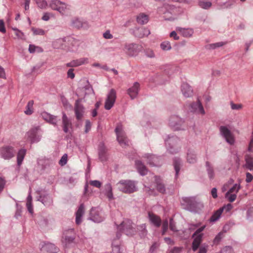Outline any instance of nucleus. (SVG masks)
I'll use <instances>...</instances> for the list:
<instances>
[{
  "label": "nucleus",
  "instance_id": "f257e3e1",
  "mask_svg": "<svg viewBox=\"0 0 253 253\" xmlns=\"http://www.w3.org/2000/svg\"><path fill=\"white\" fill-rule=\"evenodd\" d=\"M118 230H122L126 235L132 236L137 232L141 237H145L147 233L145 224H142L137 226V230L132 225V222L130 220L126 219L118 227Z\"/></svg>",
  "mask_w": 253,
  "mask_h": 253
},
{
  "label": "nucleus",
  "instance_id": "f03ea898",
  "mask_svg": "<svg viewBox=\"0 0 253 253\" xmlns=\"http://www.w3.org/2000/svg\"><path fill=\"white\" fill-rule=\"evenodd\" d=\"M116 186L120 191L125 193H132L137 190L135 182L130 180H121Z\"/></svg>",
  "mask_w": 253,
  "mask_h": 253
},
{
  "label": "nucleus",
  "instance_id": "7ed1b4c3",
  "mask_svg": "<svg viewBox=\"0 0 253 253\" xmlns=\"http://www.w3.org/2000/svg\"><path fill=\"white\" fill-rule=\"evenodd\" d=\"M49 7L53 10L58 11L62 15L67 14L70 10V6L59 0H52Z\"/></svg>",
  "mask_w": 253,
  "mask_h": 253
},
{
  "label": "nucleus",
  "instance_id": "20e7f679",
  "mask_svg": "<svg viewBox=\"0 0 253 253\" xmlns=\"http://www.w3.org/2000/svg\"><path fill=\"white\" fill-rule=\"evenodd\" d=\"M115 132L117 135V140L120 145L122 147H126V146H128L129 145L128 140L126 135L121 124L117 125L115 128Z\"/></svg>",
  "mask_w": 253,
  "mask_h": 253
},
{
  "label": "nucleus",
  "instance_id": "39448f33",
  "mask_svg": "<svg viewBox=\"0 0 253 253\" xmlns=\"http://www.w3.org/2000/svg\"><path fill=\"white\" fill-rule=\"evenodd\" d=\"M175 7L173 5L165 4L162 7H159L158 9V12L160 14H164V18L167 20H174L175 18L172 16H169L168 15L170 13L171 15H175V13L174 12V10Z\"/></svg>",
  "mask_w": 253,
  "mask_h": 253
},
{
  "label": "nucleus",
  "instance_id": "423d86ee",
  "mask_svg": "<svg viewBox=\"0 0 253 253\" xmlns=\"http://www.w3.org/2000/svg\"><path fill=\"white\" fill-rule=\"evenodd\" d=\"M16 151L14 147L5 145L0 148V156L2 159L8 160L14 157Z\"/></svg>",
  "mask_w": 253,
  "mask_h": 253
},
{
  "label": "nucleus",
  "instance_id": "0eeeda50",
  "mask_svg": "<svg viewBox=\"0 0 253 253\" xmlns=\"http://www.w3.org/2000/svg\"><path fill=\"white\" fill-rule=\"evenodd\" d=\"M179 140L176 137H169L166 140V145L168 147V150L171 154L176 153L180 149L178 145Z\"/></svg>",
  "mask_w": 253,
  "mask_h": 253
},
{
  "label": "nucleus",
  "instance_id": "6e6552de",
  "mask_svg": "<svg viewBox=\"0 0 253 253\" xmlns=\"http://www.w3.org/2000/svg\"><path fill=\"white\" fill-rule=\"evenodd\" d=\"M40 131V128L39 126L31 128L26 134L27 140L31 143L39 141L41 136V135L39 134Z\"/></svg>",
  "mask_w": 253,
  "mask_h": 253
},
{
  "label": "nucleus",
  "instance_id": "1a4fd4ad",
  "mask_svg": "<svg viewBox=\"0 0 253 253\" xmlns=\"http://www.w3.org/2000/svg\"><path fill=\"white\" fill-rule=\"evenodd\" d=\"M123 50L127 55L133 56L138 53L139 45L132 43H126L124 45Z\"/></svg>",
  "mask_w": 253,
  "mask_h": 253
},
{
  "label": "nucleus",
  "instance_id": "9d476101",
  "mask_svg": "<svg viewBox=\"0 0 253 253\" xmlns=\"http://www.w3.org/2000/svg\"><path fill=\"white\" fill-rule=\"evenodd\" d=\"M219 130L220 133L225 139L226 142L230 145L234 144L235 138L231 131L225 126H221Z\"/></svg>",
  "mask_w": 253,
  "mask_h": 253
},
{
  "label": "nucleus",
  "instance_id": "9b49d317",
  "mask_svg": "<svg viewBox=\"0 0 253 253\" xmlns=\"http://www.w3.org/2000/svg\"><path fill=\"white\" fill-rule=\"evenodd\" d=\"M116 91L114 89H111L107 95L105 103V108L110 110L114 105L116 99Z\"/></svg>",
  "mask_w": 253,
  "mask_h": 253
},
{
  "label": "nucleus",
  "instance_id": "f8f14e48",
  "mask_svg": "<svg viewBox=\"0 0 253 253\" xmlns=\"http://www.w3.org/2000/svg\"><path fill=\"white\" fill-rule=\"evenodd\" d=\"M75 113L76 117L77 120H81L84 113V108L83 106L80 103V100H76L75 104Z\"/></svg>",
  "mask_w": 253,
  "mask_h": 253
},
{
  "label": "nucleus",
  "instance_id": "ddd939ff",
  "mask_svg": "<svg viewBox=\"0 0 253 253\" xmlns=\"http://www.w3.org/2000/svg\"><path fill=\"white\" fill-rule=\"evenodd\" d=\"M41 253H56L58 249L51 243H46L43 245L41 249Z\"/></svg>",
  "mask_w": 253,
  "mask_h": 253
},
{
  "label": "nucleus",
  "instance_id": "4468645a",
  "mask_svg": "<svg viewBox=\"0 0 253 253\" xmlns=\"http://www.w3.org/2000/svg\"><path fill=\"white\" fill-rule=\"evenodd\" d=\"M87 63H88V58H81L71 61L70 62L67 63L66 66L67 67H76Z\"/></svg>",
  "mask_w": 253,
  "mask_h": 253
},
{
  "label": "nucleus",
  "instance_id": "2eb2a0df",
  "mask_svg": "<svg viewBox=\"0 0 253 253\" xmlns=\"http://www.w3.org/2000/svg\"><path fill=\"white\" fill-rule=\"evenodd\" d=\"M146 163L151 166H159L160 165L159 158L154 155H146L144 157Z\"/></svg>",
  "mask_w": 253,
  "mask_h": 253
},
{
  "label": "nucleus",
  "instance_id": "dca6fc26",
  "mask_svg": "<svg viewBox=\"0 0 253 253\" xmlns=\"http://www.w3.org/2000/svg\"><path fill=\"white\" fill-rule=\"evenodd\" d=\"M75 239V235L74 231L72 229L69 230L64 233V237H63L62 242L65 244L72 243Z\"/></svg>",
  "mask_w": 253,
  "mask_h": 253
},
{
  "label": "nucleus",
  "instance_id": "f3484780",
  "mask_svg": "<svg viewBox=\"0 0 253 253\" xmlns=\"http://www.w3.org/2000/svg\"><path fill=\"white\" fill-rule=\"evenodd\" d=\"M139 84L137 82H135L134 83L132 86L127 89V93L132 99L135 98L137 95L139 89Z\"/></svg>",
  "mask_w": 253,
  "mask_h": 253
},
{
  "label": "nucleus",
  "instance_id": "a211bd4d",
  "mask_svg": "<svg viewBox=\"0 0 253 253\" xmlns=\"http://www.w3.org/2000/svg\"><path fill=\"white\" fill-rule=\"evenodd\" d=\"M72 124L71 121L68 119L65 113H63L62 116V127L63 131L67 133L69 129L72 128Z\"/></svg>",
  "mask_w": 253,
  "mask_h": 253
},
{
  "label": "nucleus",
  "instance_id": "6ab92c4d",
  "mask_svg": "<svg viewBox=\"0 0 253 253\" xmlns=\"http://www.w3.org/2000/svg\"><path fill=\"white\" fill-rule=\"evenodd\" d=\"M186 161L190 164L195 163L197 161V154L194 150L189 149L187 152Z\"/></svg>",
  "mask_w": 253,
  "mask_h": 253
},
{
  "label": "nucleus",
  "instance_id": "aec40b11",
  "mask_svg": "<svg viewBox=\"0 0 253 253\" xmlns=\"http://www.w3.org/2000/svg\"><path fill=\"white\" fill-rule=\"evenodd\" d=\"M135 36L139 38H142L147 37L150 34V30L144 27L137 28L134 31Z\"/></svg>",
  "mask_w": 253,
  "mask_h": 253
},
{
  "label": "nucleus",
  "instance_id": "412c9836",
  "mask_svg": "<svg viewBox=\"0 0 253 253\" xmlns=\"http://www.w3.org/2000/svg\"><path fill=\"white\" fill-rule=\"evenodd\" d=\"M154 186L156 187L157 190L160 193H164L166 189L162 180L159 177L155 176L154 177Z\"/></svg>",
  "mask_w": 253,
  "mask_h": 253
},
{
  "label": "nucleus",
  "instance_id": "4be33fe9",
  "mask_svg": "<svg viewBox=\"0 0 253 253\" xmlns=\"http://www.w3.org/2000/svg\"><path fill=\"white\" fill-rule=\"evenodd\" d=\"M181 123V119L177 116L171 117L169 120V126L174 130H178L179 128V127L177 126L180 125Z\"/></svg>",
  "mask_w": 253,
  "mask_h": 253
},
{
  "label": "nucleus",
  "instance_id": "5701e85b",
  "mask_svg": "<svg viewBox=\"0 0 253 253\" xmlns=\"http://www.w3.org/2000/svg\"><path fill=\"white\" fill-rule=\"evenodd\" d=\"M107 149L103 144H100L99 146L98 155L101 161H106L107 159Z\"/></svg>",
  "mask_w": 253,
  "mask_h": 253
},
{
  "label": "nucleus",
  "instance_id": "b1692460",
  "mask_svg": "<svg viewBox=\"0 0 253 253\" xmlns=\"http://www.w3.org/2000/svg\"><path fill=\"white\" fill-rule=\"evenodd\" d=\"M181 91L183 95L186 97H189L192 95L193 90L191 87L186 83H183L181 85Z\"/></svg>",
  "mask_w": 253,
  "mask_h": 253
},
{
  "label": "nucleus",
  "instance_id": "393cba45",
  "mask_svg": "<svg viewBox=\"0 0 253 253\" xmlns=\"http://www.w3.org/2000/svg\"><path fill=\"white\" fill-rule=\"evenodd\" d=\"M42 117L46 122L49 123L56 125L57 122V117L56 116L51 115L46 112H43L42 114Z\"/></svg>",
  "mask_w": 253,
  "mask_h": 253
},
{
  "label": "nucleus",
  "instance_id": "a878e982",
  "mask_svg": "<svg viewBox=\"0 0 253 253\" xmlns=\"http://www.w3.org/2000/svg\"><path fill=\"white\" fill-rule=\"evenodd\" d=\"M150 221L156 226L159 227L161 224V219L159 216L152 212L148 213Z\"/></svg>",
  "mask_w": 253,
  "mask_h": 253
},
{
  "label": "nucleus",
  "instance_id": "bb28decb",
  "mask_svg": "<svg viewBox=\"0 0 253 253\" xmlns=\"http://www.w3.org/2000/svg\"><path fill=\"white\" fill-rule=\"evenodd\" d=\"M202 235H199L198 236H195L194 239L192 242V250L193 251H196L199 247L202 241Z\"/></svg>",
  "mask_w": 253,
  "mask_h": 253
},
{
  "label": "nucleus",
  "instance_id": "cd10ccee",
  "mask_svg": "<svg viewBox=\"0 0 253 253\" xmlns=\"http://www.w3.org/2000/svg\"><path fill=\"white\" fill-rule=\"evenodd\" d=\"M176 30L179 32L184 37H190L193 34V31L191 29H185L181 27H177Z\"/></svg>",
  "mask_w": 253,
  "mask_h": 253
},
{
  "label": "nucleus",
  "instance_id": "c85d7f7f",
  "mask_svg": "<svg viewBox=\"0 0 253 253\" xmlns=\"http://www.w3.org/2000/svg\"><path fill=\"white\" fill-rule=\"evenodd\" d=\"M84 212V208L83 204H82L79 207L78 211L76 212V222L77 224H79L82 222V217Z\"/></svg>",
  "mask_w": 253,
  "mask_h": 253
},
{
  "label": "nucleus",
  "instance_id": "c756f323",
  "mask_svg": "<svg viewBox=\"0 0 253 253\" xmlns=\"http://www.w3.org/2000/svg\"><path fill=\"white\" fill-rule=\"evenodd\" d=\"M246 164L245 167L250 170H253V156L247 154L245 157Z\"/></svg>",
  "mask_w": 253,
  "mask_h": 253
},
{
  "label": "nucleus",
  "instance_id": "7c9ffc66",
  "mask_svg": "<svg viewBox=\"0 0 253 253\" xmlns=\"http://www.w3.org/2000/svg\"><path fill=\"white\" fill-rule=\"evenodd\" d=\"M136 20L140 24H145L149 21V16L145 13H141L137 15Z\"/></svg>",
  "mask_w": 253,
  "mask_h": 253
},
{
  "label": "nucleus",
  "instance_id": "2f4dec72",
  "mask_svg": "<svg viewBox=\"0 0 253 253\" xmlns=\"http://www.w3.org/2000/svg\"><path fill=\"white\" fill-rule=\"evenodd\" d=\"M191 107L195 111L197 112L198 113L202 115L205 113L204 108L199 100L196 103L192 104Z\"/></svg>",
  "mask_w": 253,
  "mask_h": 253
},
{
  "label": "nucleus",
  "instance_id": "473e14b6",
  "mask_svg": "<svg viewBox=\"0 0 253 253\" xmlns=\"http://www.w3.org/2000/svg\"><path fill=\"white\" fill-rule=\"evenodd\" d=\"M135 165L138 172L141 175H145L147 173V170L146 167L139 161L135 162Z\"/></svg>",
  "mask_w": 253,
  "mask_h": 253
},
{
  "label": "nucleus",
  "instance_id": "72a5a7b5",
  "mask_svg": "<svg viewBox=\"0 0 253 253\" xmlns=\"http://www.w3.org/2000/svg\"><path fill=\"white\" fill-rule=\"evenodd\" d=\"M223 208H220L215 211L210 218V221L212 222L217 221L220 218L223 212Z\"/></svg>",
  "mask_w": 253,
  "mask_h": 253
},
{
  "label": "nucleus",
  "instance_id": "f704fd0d",
  "mask_svg": "<svg viewBox=\"0 0 253 253\" xmlns=\"http://www.w3.org/2000/svg\"><path fill=\"white\" fill-rule=\"evenodd\" d=\"M26 150L25 149H20L17 156V164L18 166H20L23 162V160L26 155Z\"/></svg>",
  "mask_w": 253,
  "mask_h": 253
},
{
  "label": "nucleus",
  "instance_id": "c9c22d12",
  "mask_svg": "<svg viewBox=\"0 0 253 253\" xmlns=\"http://www.w3.org/2000/svg\"><path fill=\"white\" fill-rule=\"evenodd\" d=\"M105 194L109 200L113 199V195L112 192V188L111 185L109 183L105 185Z\"/></svg>",
  "mask_w": 253,
  "mask_h": 253
},
{
  "label": "nucleus",
  "instance_id": "e433bc0d",
  "mask_svg": "<svg viewBox=\"0 0 253 253\" xmlns=\"http://www.w3.org/2000/svg\"><path fill=\"white\" fill-rule=\"evenodd\" d=\"M181 160L178 158H175L173 160V165L175 170V175L177 176L180 169Z\"/></svg>",
  "mask_w": 253,
  "mask_h": 253
},
{
  "label": "nucleus",
  "instance_id": "4c0bfd02",
  "mask_svg": "<svg viewBox=\"0 0 253 253\" xmlns=\"http://www.w3.org/2000/svg\"><path fill=\"white\" fill-rule=\"evenodd\" d=\"M71 44V46L69 47L68 50L70 51H74L77 49V47L79 46V42L77 40L74 39H71L68 41Z\"/></svg>",
  "mask_w": 253,
  "mask_h": 253
},
{
  "label": "nucleus",
  "instance_id": "58836bf2",
  "mask_svg": "<svg viewBox=\"0 0 253 253\" xmlns=\"http://www.w3.org/2000/svg\"><path fill=\"white\" fill-rule=\"evenodd\" d=\"M33 100H30L28 102L24 112L26 115H30L33 113Z\"/></svg>",
  "mask_w": 253,
  "mask_h": 253
},
{
  "label": "nucleus",
  "instance_id": "ea45409f",
  "mask_svg": "<svg viewBox=\"0 0 253 253\" xmlns=\"http://www.w3.org/2000/svg\"><path fill=\"white\" fill-rule=\"evenodd\" d=\"M32 197L30 194L28 195L27 199L26 206L29 212L32 214L33 213V209L32 205Z\"/></svg>",
  "mask_w": 253,
  "mask_h": 253
},
{
  "label": "nucleus",
  "instance_id": "a19ab883",
  "mask_svg": "<svg viewBox=\"0 0 253 253\" xmlns=\"http://www.w3.org/2000/svg\"><path fill=\"white\" fill-rule=\"evenodd\" d=\"M72 23L74 27L78 28L83 27L84 25L86 24L85 22H83L82 20L78 18L75 19L73 21Z\"/></svg>",
  "mask_w": 253,
  "mask_h": 253
},
{
  "label": "nucleus",
  "instance_id": "79ce46f5",
  "mask_svg": "<svg viewBox=\"0 0 253 253\" xmlns=\"http://www.w3.org/2000/svg\"><path fill=\"white\" fill-rule=\"evenodd\" d=\"M65 42V41L63 39H59L53 42V45L56 48H63V45Z\"/></svg>",
  "mask_w": 253,
  "mask_h": 253
},
{
  "label": "nucleus",
  "instance_id": "37998d69",
  "mask_svg": "<svg viewBox=\"0 0 253 253\" xmlns=\"http://www.w3.org/2000/svg\"><path fill=\"white\" fill-rule=\"evenodd\" d=\"M207 169L209 177L210 179H212L214 177V172L213 168L211 166L209 162H206Z\"/></svg>",
  "mask_w": 253,
  "mask_h": 253
},
{
  "label": "nucleus",
  "instance_id": "c03bdc74",
  "mask_svg": "<svg viewBox=\"0 0 253 253\" xmlns=\"http://www.w3.org/2000/svg\"><path fill=\"white\" fill-rule=\"evenodd\" d=\"M36 3L37 6L42 9H45L47 6V3L46 0H34Z\"/></svg>",
  "mask_w": 253,
  "mask_h": 253
},
{
  "label": "nucleus",
  "instance_id": "a18cd8bd",
  "mask_svg": "<svg viewBox=\"0 0 253 253\" xmlns=\"http://www.w3.org/2000/svg\"><path fill=\"white\" fill-rule=\"evenodd\" d=\"M39 200L45 206H47L48 204L50 203L51 199L50 197L47 195L46 196H41Z\"/></svg>",
  "mask_w": 253,
  "mask_h": 253
},
{
  "label": "nucleus",
  "instance_id": "49530a36",
  "mask_svg": "<svg viewBox=\"0 0 253 253\" xmlns=\"http://www.w3.org/2000/svg\"><path fill=\"white\" fill-rule=\"evenodd\" d=\"M199 5L202 8L208 9L211 6V3L210 1L201 0L199 1Z\"/></svg>",
  "mask_w": 253,
  "mask_h": 253
},
{
  "label": "nucleus",
  "instance_id": "de8ad7c7",
  "mask_svg": "<svg viewBox=\"0 0 253 253\" xmlns=\"http://www.w3.org/2000/svg\"><path fill=\"white\" fill-rule=\"evenodd\" d=\"M32 30L34 35H44L45 34V32L41 28H33Z\"/></svg>",
  "mask_w": 253,
  "mask_h": 253
},
{
  "label": "nucleus",
  "instance_id": "09e8293b",
  "mask_svg": "<svg viewBox=\"0 0 253 253\" xmlns=\"http://www.w3.org/2000/svg\"><path fill=\"white\" fill-rule=\"evenodd\" d=\"M237 197L236 194H233L230 193H226L225 194V198L230 202H234Z\"/></svg>",
  "mask_w": 253,
  "mask_h": 253
},
{
  "label": "nucleus",
  "instance_id": "8fccbe9b",
  "mask_svg": "<svg viewBox=\"0 0 253 253\" xmlns=\"http://www.w3.org/2000/svg\"><path fill=\"white\" fill-rule=\"evenodd\" d=\"M161 47L164 50H169L171 49V45L169 42H164L161 44Z\"/></svg>",
  "mask_w": 253,
  "mask_h": 253
},
{
  "label": "nucleus",
  "instance_id": "3c124183",
  "mask_svg": "<svg viewBox=\"0 0 253 253\" xmlns=\"http://www.w3.org/2000/svg\"><path fill=\"white\" fill-rule=\"evenodd\" d=\"M92 220L96 222H100L103 220V218L100 215L99 213H96L92 216Z\"/></svg>",
  "mask_w": 253,
  "mask_h": 253
},
{
  "label": "nucleus",
  "instance_id": "603ef678",
  "mask_svg": "<svg viewBox=\"0 0 253 253\" xmlns=\"http://www.w3.org/2000/svg\"><path fill=\"white\" fill-rule=\"evenodd\" d=\"M89 184L96 188H100L102 185V183L98 180H90Z\"/></svg>",
  "mask_w": 253,
  "mask_h": 253
},
{
  "label": "nucleus",
  "instance_id": "864d4df0",
  "mask_svg": "<svg viewBox=\"0 0 253 253\" xmlns=\"http://www.w3.org/2000/svg\"><path fill=\"white\" fill-rule=\"evenodd\" d=\"M223 238V233L219 232L215 237L213 240V243L214 244H218L220 241L221 239Z\"/></svg>",
  "mask_w": 253,
  "mask_h": 253
},
{
  "label": "nucleus",
  "instance_id": "5fc2aeb1",
  "mask_svg": "<svg viewBox=\"0 0 253 253\" xmlns=\"http://www.w3.org/2000/svg\"><path fill=\"white\" fill-rule=\"evenodd\" d=\"M240 189V185H238L237 184H235L227 193H233L235 192V194L237 193Z\"/></svg>",
  "mask_w": 253,
  "mask_h": 253
},
{
  "label": "nucleus",
  "instance_id": "6e6d98bb",
  "mask_svg": "<svg viewBox=\"0 0 253 253\" xmlns=\"http://www.w3.org/2000/svg\"><path fill=\"white\" fill-rule=\"evenodd\" d=\"M208 246L205 244H203L200 246L198 253H207L208 250Z\"/></svg>",
  "mask_w": 253,
  "mask_h": 253
},
{
  "label": "nucleus",
  "instance_id": "4d7b16f0",
  "mask_svg": "<svg viewBox=\"0 0 253 253\" xmlns=\"http://www.w3.org/2000/svg\"><path fill=\"white\" fill-rule=\"evenodd\" d=\"M230 105L232 110H240L243 108V105L241 104H235L233 102H231Z\"/></svg>",
  "mask_w": 253,
  "mask_h": 253
},
{
  "label": "nucleus",
  "instance_id": "13d9d810",
  "mask_svg": "<svg viewBox=\"0 0 253 253\" xmlns=\"http://www.w3.org/2000/svg\"><path fill=\"white\" fill-rule=\"evenodd\" d=\"M205 227L206 226L204 225L198 229L193 235V237H195V236H198L199 235H202L203 236V234L201 233V232L205 229Z\"/></svg>",
  "mask_w": 253,
  "mask_h": 253
},
{
  "label": "nucleus",
  "instance_id": "bf43d9fd",
  "mask_svg": "<svg viewBox=\"0 0 253 253\" xmlns=\"http://www.w3.org/2000/svg\"><path fill=\"white\" fill-rule=\"evenodd\" d=\"M168 225H169V222L167 220H166L163 222V225H162V228H163L162 234L163 235H164L166 233V232H167V231L168 229Z\"/></svg>",
  "mask_w": 253,
  "mask_h": 253
},
{
  "label": "nucleus",
  "instance_id": "052dcab7",
  "mask_svg": "<svg viewBox=\"0 0 253 253\" xmlns=\"http://www.w3.org/2000/svg\"><path fill=\"white\" fill-rule=\"evenodd\" d=\"M221 253H233L232 247L226 246L221 250Z\"/></svg>",
  "mask_w": 253,
  "mask_h": 253
},
{
  "label": "nucleus",
  "instance_id": "680f3d73",
  "mask_svg": "<svg viewBox=\"0 0 253 253\" xmlns=\"http://www.w3.org/2000/svg\"><path fill=\"white\" fill-rule=\"evenodd\" d=\"M103 37L105 39H112L113 38V35L110 33L109 30H107L105 33H104Z\"/></svg>",
  "mask_w": 253,
  "mask_h": 253
},
{
  "label": "nucleus",
  "instance_id": "e2e57ef3",
  "mask_svg": "<svg viewBox=\"0 0 253 253\" xmlns=\"http://www.w3.org/2000/svg\"><path fill=\"white\" fill-rule=\"evenodd\" d=\"M53 16V14L51 13L46 12L44 13L42 19L44 21H48L50 19V17Z\"/></svg>",
  "mask_w": 253,
  "mask_h": 253
},
{
  "label": "nucleus",
  "instance_id": "0e129e2a",
  "mask_svg": "<svg viewBox=\"0 0 253 253\" xmlns=\"http://www.w3.org/2000/svg\"><path fill=\"white\" fill-rule=\"evenodd\" d=\"M67 162V155L66 154L64 155L59 161V164L61 166L65 165Z\"/></svg>",
  "mask_w": 253,
  "mask_h": 253
},
{
  "label": "nucleus",
  "instance_id": "69168bd1",
  "mask_svg": "<svg viewBox=\"0 0 253 253\" xmlns=\"http://www.w3.org/2000/svg\"><path fill=\"white\" fill-rule=\"evenodd\" d=\"M91 126V123L89 121L86 120L85 121V132L87 133L90 129Z\"/></svg>",
  "mask_w": 253,
  "mask_h": 253
},
{
  "label": "nucleus",
  "instance_id": "338daca9",
  "mask_svg": "<svg viewBox=\"0 0 253 253\" xmlns=\"http://www.w3.org/2000/svg\"><path fill=\"white\" fill-rule=\"evenodd\" d=\"M169 228L172 231L175 232L177 231L174 221L171 218L170 219L169 221Z\"/></svg>",
  "mask_w": 253,
  "mask_h": 253
},
{
  "label": "nucleus",
  "instance_id": "774afa93",
  "mask_svg": "<svg viewBox=\"0 0 253 253\" xmlns=\"http://www.w3.org/2000/svg\"><path fill=\"white\" fill-rule=\"evenodd\" d=\"M36 49H40L41 48H40L38 46H36L34 45L33 44H30L29 47V51L30 53H34L36 51Z\"/></svg>",
  "mask_w": 253,
  "mask_h": 253
}]
</instances>
